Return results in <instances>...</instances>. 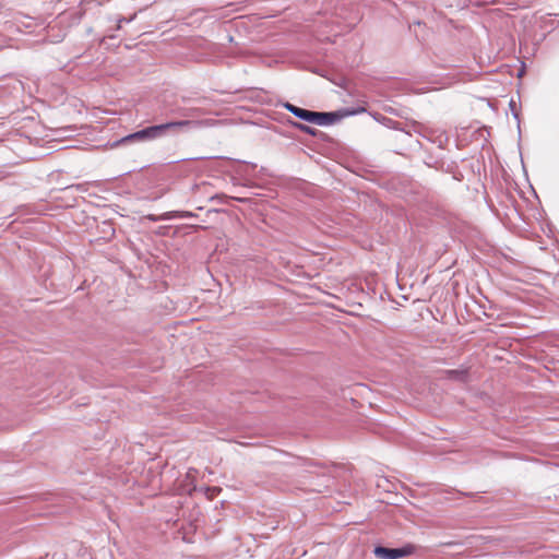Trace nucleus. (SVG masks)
I'll use <instances>...</instances> for the list:
<instances>
[{"instance_id": "obj_1", "label": "nucleus", "mask_w": 559, "mask_h": 559, "mask_svg": "<svg viewBox=\"0 0 559 559\" xmlns=\"http://www.w3.org/2000/svg\"><path fill=\"white\" fill-rule=\"evenodd\" d=\"M192 122L189 120H181V121H171L158 126H152L148 128H145L143 130H140L138 132H134L132 134H129L119 141H117L114 146H118L121 143H127L131 141H145V140H152L155 138L160 136L166 130H174L178 128H183L187 126H190Z\"/></svg>"}, {"instance_id": "obj_4", "label": "nucleus", "mask_w": 559, "mask_h": 559, "mask_svg": "<svg viewBox=\"0 0 559 559\" xmlns=\"http://www.w3.org/2000/svg\"><path fill=\"white\" fill-rule=\"evenodd\" d=\"M285 108H286L287 110H289L292 114H294L296 117H297L298 111H299V109H300L299 107H297V106H295V105H292V104H289V103H287V104L285 105Z\"/></svg>"}, {"instance_id": "obj_3", "label": "nucleus", "mask_w": 559, "mask_h": 559, "mask_svg": "<svg viewBox=\"0 0 559 559\" xmlns=\"http://www.w3.org/2000/svg\"><path fill=\"white\" fill-rule=\"evenodd\" d=\"M297 117L320 126L331 124L335 121V114L333 112H317L304 108L299 109Z\"/></svg>"}, {"instance_id": "obj_6", "label": "nucleus", "mask_w": 559, "mask_h": 559, "mask_svg": "<svg viewBox=\"0 0 559 559\" xmlns=\"http://www.w3.org/2000/svg\"><path fill=\"white\" fill-rule=\"evenodd\" d=\"M182 216L183 217H190V216H193V214L191 212H186Z\"/></svg>"}, {"instance_id": "obj_2", "label": "nucleus", "mask_w": 559, "mask_h": 559, "mask_svg": "<svg viewBox=\"0 0 559 559\" xmlns=\"http://www.w3.org/2000/svg\"><path fill=\"white\" fill-rule=\"evenodd\" d=\"M417 548L413 544H406L402 548H386L378 546L374 548V555L381 559H399L411 556L416 552Z\"/></svg>"}, {"instance_id": "obj_5", "label": "nucleus", "mask_w": 559, "mask_h": 559, "mask_svg": "<svg viewBox=\"0 0 559 559\" xmlns=\"http://www.w3.org/2000/svg\"><path fill=\"white\" fill-rule=\"evenodd\" d=\"M209 491H211V496H213V495L218 493L221 491V488L214 487L212 489H209Z\"/></svg>"}, {"instance_id": "obj_8", "label": "nucleus", "mask_w": 559, "mask_h": 559, "mask_svg": "<svg viewBox=\"0 0 559 559\" xmlns=\"http://www.w3.org/2000/svg\"><path fill=\"white\" fill-rule=\"evenodd\" d=\"M148 218H150L151 221H156V218H155L153 215H148Z\"/></svg>"}, {"instance_id": "obj_7", "label": "nucleus", "mask_w": 559, "mask_h": 559, "mask_svg": "<svg viewBox=\"0 0 559 559\" xmlns=\"http://www.w3.org/2000/svg\"><path fill=\"white\" fill-rule=\"evenodd\" d=\"M364 110H365L364 108H360L359 110L352 111L350 114L361 112V111H364Z\"/></svg>"}]
</instances>
